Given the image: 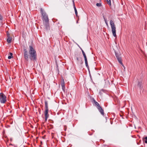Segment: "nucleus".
Instances as JSON below:
<instances>
[{
	"label": "nucleus",
	"mask_w": 147,
	"mask_h": 147,
	"mask_svg": "<svg viewBox=\"0 0 147 147\" xmlns=\"http://www.w3.org/2000/svg\"><path fill=\"white\" fill-rule=\"evenodd\" d=\"M24 58L27 61L29 59V56L31 60H35L36 58V51L31 46H30V49L29 50V55H28L27 51L26 49H24Z\"/></svg>",
	"instance_id": "nucleus-1"
},
{
	"label": "nucleus",
	"mask_w": 147,
	"mask_h": 147,
	"mask_svg": "<svg viewBox=\"0 0 147 147\" xmlns=\"http://www.w3.org/2000/svg\"><path fill=\"white\" fill-rule=\"evenodd\" d=\"M40 12L43 18V20L44 25L46 29H48L49 28V26L48 16L46 13V12L44 11V10L42 8H41L40 9Z\"/></svg>",
	"instance_id": "nucleus-2"
},
{
	"label": "nucleus",
	"mask_w": 147,
	"mask_h": 147,
	"mask_svg": "<svg viewBox=\"0 0 147 147\" xmlns=\"http://www.w3.org/2000/svg\"><path fill=\"white\" fill-rule=\"evenodd\" d=\"M110 24L111 26L112 32L113 33V35L114 37H116V28L115 26L113 20H110Z\"/></svg>",
	"instance_id": "nucleus-3"
},
{
	"label": "nucleus",
	"mask_w": 147,
	"mask_h": 147,
	"mask_svg": "<svg viewBox=\"0 0 147 147\" xmlns=\"http://www.w3.org/2000/svg\"><path fill=\"white\" fill-rule=\"evenodd\" d=\"M0 100L1 102L2 103H5L6 101V96L3 93H0Z\"/></svg>",
	"instance_id": "nucleus-4"
},
{
	"label": "nucleus",
	"mask_w": 147,
	"mask_h": 147,
	"mask_svg": "<svg viewBox=\"0 0 147 147\" xmlns=\"http://www.w3.org/2000/svg\"><path fill=\"white\" fill-rule=\"evenodd\" d=\"M94 102L95 105L97 106V107L99 110V111L103 115L104 114L103 110L102 109V107H100L99 104L98 102H96V101H94Z\"/></svg>",
	"instance_id": "nucleus-5"
},
{
	"label": "nucleus",
	"mask_w": 147,
	"mask_h": 147,
	"mask_svg": "<svg viewBox=\"0 0 147 147\" xmlns=\"http://www.w3.org/2000/svg\"><path fill=\"white\" fill-rule=\"evenodd\" d=\"M48 110L45 109V121H47V119L49 117V115L48 114Z\"/></svg>",
	"instance_id": "nucleus-6"
},
{
	"label": "nucleus",
	"mask_w": 147,
	"mask_h": 147,
	"mask_svg": "<svg viewBox=\"0 0 147 147\" xmlns=\"http://www.w3.org/2000/svg\"><path fill=\"white\" fill-rule=\"evenodd\" d=\"M7 36L8 38L7 39V42L9 43H10L12 40V38L9 36V34L8 33H7Z\"/></svg>",
	"instance_id": "nucleus-7"
},
{
	"label": "nucleus",
	"mask_w": 147,
	"mask_h": 147,
	"mask_svg": "<svg viewBox=\"0 0 147 147\" xmlns=\"http://www.w3.org/2000/svg\"><path fill=\"white\" fill-rule=\"evenodd\" d=\"M116 57L119 63L124 67L122 63L121 58L117 55H116Z\"/></svg>",
	"instance_id": "nucleus-8"
},
{
	"label": "nucleus",
	"mask_w": 147,
	"mask_h": 147,
	"mask_svg": "<svg viewBox=\"0 0 147 147\" xmlns=\"http://www.w3.org/2000/svg\"><path fill=\"white\" fill-rule=\"evenodd\" d=\"M63 81L62 82L61 84V86L62 87V89L63 90H64V89L65 88V85H64V79H62Z\"/></svg>",
	"instance_id": "nucleus-9"
},
{
	"label": "nucleus",
	"mask_w": 147,
	"mask_h": 147,
	"mask_svg": "<svg viewBox=\"0 0 147 147\" xmlns=\"http://www.w3.org/2000/svg\"><path fill=\"white\" fill-rule=\"evenodd\" d=\"M80 49L82 50V54L84 56V59H87L86 57V56L85 54V53L83 51V50L81 48H80Z\"/></svg>",
	"instance_id": "nucleus-10"
},
{
	"label": "nucleus",
	"mask_w": 147,
	"mask_h": 147,
	"mask_svg": "<svg viewBox=\"0 0 147 147\" xmlns=\"http://www.w3.org/2000/svg\"><path fill=\"white\" fill-rule=\"evenodd\" d=\"M45 109L48 110L47 102V101H45Z\"/></svg>",
	"instance_id": "nucleus-11"
},
{
	"label": "nucleus",
	"mask_w": 147,
	"mask_h": 147,
	"mask_svg": "<svg viewBox=\"0 0 147 147\" xmlns=\"http://www.w3.org/2000/svg\"><path fill=\"white\" fill-rule=\"evenodd\" d=\"M73 3H74V1H73ZM74 10H75V13H76V16H77V10L76 9V8L75 6V5H74Z\"/></svg>",
	"instance_id": "nucleus-12"
},
{
	"label": "nucleus",
	"mask_w": 147,
	"mask_h": 147,
	"mask_svg": "<svg viewBox=\"0 0 147 147\" xmlns=\"http://www.w3.org/2000/svg\"><path fill=\"white\" fill-rule=\"evenodd\" d=\"M84 60H85L86 65L87 67H88V64L87 59H84Z\"/></svg>",
	"instance_id": "nucleus-13"
},
{
	"label": "nucleus",
	"mask_w": 147,
	"mask_h": 147,
	"mask_svg": "<svg viewBox=\"0 0 147 147\" xmlns=\"http://www.w3.org/2000/svg\"><path fill=\"white\" fill-rule=\"evenodd\" d=\"M107 2V3L110 5H111V2L110 0H106Z\"/></svg>",
	"instance_id": "nucleus-14"
},
{
	"label": "nucleus",
	"mask_w": 147,
	"mask_h": 147,
	"mask_svg": "<svg viewBox=\"0 0 147 147\" xmlns=\"http://www.w3.org/2000/svg\"><path fill=\"white\" fill-rule=\"evenodd\" d=\"M96 5L98 7H100L101 6V4L100 3H96Z\"/></svg>",
	"instance_id": "nucleus-15"
},
{
	"label": "nucleus",
	"mask_w": 147,
	"mask_h": 147,
	"mask_svg": "<svg viewBox=\"0 0 147 147\" xmlns=\"http://www.w3.org/2000/svg\"><path fill=\"white\" fill-rule=\"evenodd\" d=\"M138 86H139L140 87L141 86V84H140V82H138Z\"/></svg>",
	"instance_id": "nucleus-16"
},
{
	"label": "nucleus",
	"mask_w": 147,
	"mask_h": 147,
	"mask_svg": "<svg viewBox=\"0 0 147 147\" xmlns=\"http://www.w3.org/2000/svg\"><path fill=\"white\" fill-rule=\"evenodd\" d=\"M13 57V56H9L8 57V58L9 59H11V58Z\"/></svg>",
	"instance_id": "nucleus-17"
},
{
	"label": "nucleus",
	"mask_w": 147,
	"mask_h": 147,
	"mask_svg": "<svg viewBox=\"0 0 147 147\" xmlns=\"http://www.w3.org/2000/svg\"><path fill=\"white\" fill-rule=\"evenodd\" d=\"M3 18L2 17L1 15V14H0V20H2Z\"/></svg>",
	"instance_id": "nucleus-18"
},
{
	"label": "nucleus",
	"mask_w": 147,
	"mask_h": 147,
	"mask_svg": "<svg viewBox=\"0 0 147 147\" xmlns=\"http://www.w3.org/2000/svg\"><path fill=\"white\" fill-rule=\"evenodd\" d=\"M10 54V56H12V55H13V54L11 53H9Z\"/></svg>",
	"instance_id": "nucleus-19"
},
{
	"label": "nucleus",
	"mask_w": 147,
	"mask_h": 147,
	"mask_svg": "<svg viewBox=\"0 0 147 147\" xmlns=\"http://www.w3.org/2000/svg\"><path fill=\"white\" fill-rule=\"evenodd\" d=\"M105 23L106 24L107 26H108V24L107 22H106Z\"/></svg>",
	"instance_id": "nucleus-20"
},
{
	"label": "nucleus",
	"mask_w": 147,
	"mask_h": 147,
	"mask_svg": "<svg viewBox=\"0 0 147 147\" xmlns=\"http://www.w3.org/2000/svg\"><path fill=\"white\" fill-rule=\"evenodd\" d=\"M145 139L146 140H147V137H146L145 138Z\"/></svg>",
	"instance_id": "nucleus-21"
},
{
	"label": "nucleus",
	"mask_w": 147,
	"mask_h": 147,
	"mask_svg": "<svg viewBox=\"0 0 147 147\" xmlns=\"http://www.w3.org/2000/svg\"><path fill=\"white\" fill-rule=\"evenodd\" d=\"M145 143H147V140H145Z\"/></svg>",
	"instance_id": "nucleus-22"
},
{
	"label": "nucleus",
	"mask_w": 147,
	"mask_h": 147,
	"mask_svg": "<svg viewBox=\"0 0 147 147\" xmlns=\"http://www.w3.org/2000/svg\"><path fill=\"white\" fill-rule=\"evenodd\" d=\"M105 22H107L106 19H105Z\"/></svg>",
	"instance_id": "nucleus-23"
}]
</instances>
